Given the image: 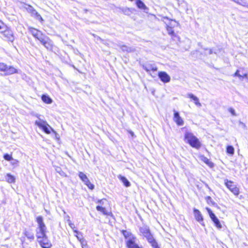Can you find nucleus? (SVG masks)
Instances as JSON below:
<instances>
[{"mask_svg":"<svg viewBox=\"0 0 248 248\" xmlns=\"http://www.w3.org/2000/svg\"><path fill=\"white\" fill-rule=\"evenodd\" d=\"M185 140L193 148L199 149L201 146L199 139L191 132H186L185 133Z\"/></svg>","mask_w":248,"mask_h":248,"instance_id":"1","label":"nucleus"},{"mask_svg":"<svg viewBox=\"0 0 248 248\" xmlns=\"http://www.w3.org/2000/svg\"><path fill=\"white\" fill-rule=\"evenodd\" d=\"M34 37L39 40L40 43L47 49H51L52 44L51 40L47 36L44 34L41 31L34 36Z\"/></svg>","mask_w":248,"mask_h":248,"instance_id":"2","label":"nucleus"},{"mask_svg":"<svg viewBox=\"0 0 248 248\" xmlns=\"http://www.w3.org/2000/svg\"><path fill=\"white\" fill-rule=\"evenodd\" d=\"M35 124L37 125L40 128L42 129L46 134H49L52 131L56 136L57 135V132L48 124V123L42 119L40 120H36Z\"/></svg>","mask_w":248,"mask_h":248,"instance_id":"3","label":"nucleus"},{"mask_svg":"<svg viewBox=\"0 0 248 248\" xmlns=\"http://www.w3.org/2000/svg\"><path fill=\"white\" fill-rule=\"evenodd\" d=\"M225 185L235 195H238L239 194V189L236 186L233 182L225 179Z\"/></svg>","mask_w":248,"mask_h":248,"instance_id":"4","label":"nucleus"},{"mask_svg":"<svg viewBox=\"0 0 248 248\" xmlns=\"http://www.w3.org/2000/svg\"><path fill=\"white\" fill-rule=\"evenodd\" d=\"M137 239L133 235H130L126 241V246L128 248H142L137 243Z\"/></svg>","mask_w":248,"mask_h":248,"instance_id":"5","label":"nucleus"},{"mask_svg":"<svg viewBox=\"0 0 248 248\" xmlns=\"http://www.w3.org/2000/svg\"><path fill=\"white\" fill-rule=\"evenodd\" d=\"M78 176L82 181L90 189H93L94 188V186L90 182L88 178L85 174L82 172H79L78 173Z\"/></svg>","mask_w":248,"mask_h":248,"instance_id":"6","label":"nucleus"},{"mask_svg":"<svg viewBox=\"0 0 248 248\" xmlns=\"http://www.w3.org/2000/svg\"><path fill=\"white\" fill-rule=\"evenodd\" d=\"M207 210L209 215V216L214 223L215 226L218 229H221L222 228V225L221 224L218 219L216 215L212 212L211 210L209 208H207Z\"/></svg>","mask_w":248,"mask_h":248,"instance_id":"7","label":"nucleus"},{"mask_svg":"<svg viewBox=\"0 0 248 248\" xmlns=\"http://www.w3.org/2000/svg\"><path fill=\"white\" fill-rule=\"evenodd\" d=\"M46 228H41L37 227L36 229V235L37 239H40L42 238H46Z\"/></svg>","mask_w":248,"mask_h":248,"instance_id":"8","label":"nucleus"},{"mask_svg":"<svg viewBox=\"0 0 248 248\" xmlns=\"http://www.w3.org/2000/svg\"><path fill=\"white\" fill-rule=\"evenodd\" d=\"M38 242L43 248H50L52 245L47 239V236L46 238H42L38 239Z\"/></svg>","mask_w":248,"mask_h":248,"instance_id":"9","label":"nucleus"},{"mask_svg":"<svg viewBox=\"0 0 248 248\" xmlns=\"http://www.w3.org/2000/svg\"><path fill=\"white\" fill-rule=\"evenodd\" d=\"M174 111V116L173 118V121L176 123L178 125L181 126L184 125V122L183 119L180 116L179 113L178 112L173 110Z\"/></svg>","mask_w":248,"mask_h":248,"instance_id":"10","label":"nucleus"},{"mask_svg":"<svg viewBox=\"0 0 248 248\" xmlns=\"http://www.w3.org/2000/svg\"><path fill=\"white\" fill-rule=\"evenodd\" d=\"M158 77L160 80L164 83H168L170 80V77L165 72H159L158 73Z\"/></svg>","mask_w":248,"mask_h":248,"instance_id":"11","label":"nucleus"},{"mask_svg":"<svg viewBox=\"0 0 248 248\" xmlns=\"http://www.w3.org/2000/svg\"><path fill=\"white\" fill-rule=\"evenodd\" d=\"M3 33V35L5 36V37L8 41H10L11 42H13L14 41V37L13 36L12 31H11L10 30H6L4 31Z\"/></svg>","mask_w":248,"mask_h":248,"instance_id":"12","label":"nucleus"},{"mask_svg":"<svg viewBox=\"0 0 248 248\" xmlns=\"http://www.w3.org/2000/svg\"><path fill=\"white\" fill-rule=\"evenodd\" d=\"M140 233L145 237H146L151 234L149 228L147 226H142L140 227Z\"/></svg>","mask_w":248,"mask_h":248,"instance_id":"13","label":"nucleus"},{"mask_svg":"<svg viewBox=\"0 0 248 248\" xmlns=\"http://www.w3.org/2000/svg\"><path fill=\"white\" fill-rule=\"evenodd\" d=\"M142 67L147 72H149L151 70L155 71L157 70V67L155 64L150 63L144 64Z\"/></svg>","mask_w":248,"mask_h":248,"instance_id":"14","label":"nucleus"},{"mask_svg":"<svg viewBox=\"0 0 248 248\" xmlns=\"http://www.w3.org/2000/svg\"><path fill=\"white\" fill-rule=\"evenodd\" d=\"M194 217L198 222H200L202 225H204L201 222L203 221L202 216L199 210L196 209H194Z\"/></svg>","mask_w":248,"mask_h":248,"instance_id":"15","label":"nucleus"},{"mask_svg":"<svg viewBox=\"0 0 248 248\" xmlns=\"http://www.w3.org/2000/svg\"><path fill=\"white\" fill-rule=\"evenodd\" d=\"M29 10L32 16H35L37 19L40 20L41 21L43 20L41 15L35 9H34L32 7L30 6Z\"/></svg>","mask_w":248,"mask_h":248,"instance_id":"16","label":"nucleus"},{"mask_svg":"<svg viewBox=\"0 0 248 248\" xmlns=\"http://www.w3.org/2000/svg\"><path fill=\"white\" fill-rule=\"evenodd\" d=\"M5 72V75H12L14 73H18V71L15 67L13 66H8L7 65V68H6L5 70H4Z\"/></svg>","mask_w":248,"mask_h":248,"instance_id":"17","label":"nucleus"},{"mask_svg":"<svg viewBox=\"0 0 248 248\" xmlns=\"http://www.w3.org/2000/svg\"><path fill=\"white\" fill-rule=\"evenodd\" d=\"M36 221L38 224V228H46L45 224L44 222L43 218L41 216H38L36 218Z\"/></svg>","mask_w":248,"mask_h":248,"instance_id":"18","label":"nucleus"},{"mask_svg":"<svg viewBox=\"0 0 248 248\" xmlns=\"http://www.w3.org/2000/svg\"><path fill=\"white\" fill-rule=\"evenodd\" d=\"M187 96L188 97L190 98V99H192L195 103V104L200 107L202 106V105L199 102V100L198 99V98L196 96H195V95H194L192 93H188L187 94Z\"/></svg>","mask_w":248,"mask_h":248,"instance_id":"19","label":"nucleus"},{"mask_svg":"<svg viewBox=\"0 0 248 248\" xmlns=\"http://www.w3.org/2000/svg\"><path fill=\"white\" fill-rule=\"evenodd\" d=\"M200 159L206 163L209 167L210 168H212L214 166V164L209 159H208L204 155H201L200 156Z\"/></svg>","mask_w":248,"mask_h":248,"instance_id":"20","label":"nucleus"},{"mask_svg":"<svg viewBox=\"0 0 248 248\" xmlns=\"http://www.w3.org/2000/svg\"><path fill=\"white\" fill-rule=\"evenodd\" d=\"M24 234L28 239L31 241L34 239V234L31 231L25 230L24 232Z\"/></svg>","mask_w":248,"mask_h":248,"instance_id":"21","label":"nucleus"},{"mask_svg":"<svg viewBox=\"0 0 248 248\" xmlns=\"http://www.w3.org/2000/svg\"><path fill=\"white\" fill-rule=\"evenodd\" d=\"M96 210L98 211L101 212L105 215L110 216L111 215V213L110 212L107 211L105 208L99 205L96 206Z\"/></svg>","mask_w":248,"mask_h":248,"instance_id":"22","label":"nucleus"},{"mask_svg":"<svg viewBox=\"0 0 248 248\" xmlns=\"http://www.w3.org/2000/svg\"><path fill=\"white\" fill-rule=\"evenodd\" d=\"M118 177L126 187H129L130 186V182L125 177L120 175Z\"/></svg>","mask_w":248,"mask_h":248,"instance_id":"23","label":"nucleus"},{"mask_svg":"<svg viewBox=\"0 0 248 248\" xmlns=\"http://www.w3.org/2000/svg\"><path fill=\"white\" fill-rule=\"evenodd\" d=\"M5 179L6 181L9 183H14L16 180L15 176L11 175L10 173H7L6 174Z\"/></svg>","mask_w":248,"mask_h":248,"instance_id":"24","label":"nucleus"},{"mask_svg":"<svg viewBox=\"0 0 248 248\" xmlns=\"http://www.w3.org/2000/svg\"><path fill=\"white\" fill-rule=\"evenodd\" d=\"M137 6L140 9L145 10L147 9L146 5L141 0H137L136 1Z\"/></svg>","mask_w":248,"mask_h":248,"instance_id":"25","label":"nucleus"},{"mask_svg":"<svg viewBox=\"0 0 248 248\" xmlns=\"http://www.w3.org/2000/svg\"><path fill=\"white\" fill-rule=\"evenodd\" d=\"M121 48L123 51H126L128 52H131L135 51V48L133 47H128L127 46L125 45H122V46H121Z\"/></svg>","mask_w":248,"mask_h":248,"instance_id":"26","label":"nucleus"},{"mask_svg":"<svg viewBox=\"0 0 248 248\" xmlns=\"http://www.w3.org/2000/svg\"><path fill=\"white\" fill-rule=\"evenodd\" d=\"M43 101L46 104H51L52 102V99L46 95H43L42 96Z\"/></svg>","mask_w":248,"mask_h":248,"instance_id":"27","label":"nucleus"},{"mask_svg":"<svg viewBox=\"0 0 248 248\" xmlns=\"http://www.w3.org/2000/svg\"><path fill=\"white\" fill-rule=\"evenodd\" d=\"M248 74L247 73H242V74H239V71L237 70L234 74V76H237L242 79L243 78H247Z\"/></svg>","mask_w":248,"mask_h":248,"instance_id":"28","label":"nucleus"},{"mask_svg":"<svg viewBox=\"0 0 248 248\" xmlns=\"http://www.w3.org/2000/svg\"><path fill=\"white\" fill-rule=\"evenodd\" d=\"M28 29L29 32L32 35L33 37L40 31L32 27H29Z\"/></svg>","mask_w":248,"mask_h":248,"instance_id":"29","label":"nucleus"},{"mask_svg":"<svg viewBox=\"0 0 248 248\" xmlns=\"http://www.w3.org/2000/svg\"><path fill=\"white\" fill-rule=\"evenodd\" d=\"M236 3L244 7H248V3L245 0H237Z\"/></svg>","mask_w":248,"mask_h":248,"instance_id":"30","label":"nucleus"},{"mask_svg":"<svg viewBox=\"0 0 248 248\" xmlns=\"http://www.w3.org/2000/svg\"><path fill=\"white\" fill-rule=\"evenodd\" d=\"M227 153L230 155H233L234 148L232 146H228L227 147Z\"/></svg>","mask_w":248,"mask_h":248,"instance_id":"31","label":"nucleus"},{"mask_svg":"<svg viewBox=\"0 0 248 248\" xmlns=\"http://www.w3.org/2000/svg\"><path fill=\"white\" fill-rule=\"evenodd\" d=\"M167 30L168 33L169 34L171 35L172 36H175V34L172 28L169 27V26H167Z\"/></svg>","mask_w":248,"mask_h":248,"instance_id":"32","label":"nucleus"},{"mask_svg":"<svg viewBox=\"0 0 248 248\" xmlns=\"http://www.w3.org/2000/svg\"><path fill=\"white\" fill-rule=\"evenodd\" d=\"M150 245L153 248H160L157 241L155 240L153 242L150 243Z\"/></svg>","mask_w":248,"mask_h":248,"instance_id":"33","label":"nucleus"},{"mask_svg":"<svg viewBox=\"0 0 248 248\" xmlns=\"http://www.w3.org/2000/svg\"><path fill=\"white\" fill-rule=\"evenodd\" d=\"M80 244L82 248H89L87 241L85 239L84 240H80Z\"/></svg>","mask_w":248,"mask_h":248,"instance_id":"34","label":"nucleus"},{"mask_svg":"<svg viewBox=\"0 0 248 248\" xmlns=\"http://www.w3.org/2000/svg\"><path fill=\"white\" fill-rule=\"evenodd\" d=\"M11 161V164L13 166L16 167L18 165L19 161L16 159H14L13 158L12 159Z\"/></svg>","mask_w":248,"mask_h":248,"instance_id":"35","label":"nucleus"},{"mask_svg":"<svg viewBox=\"0 0 248 248\" xmlns=\"http://www.w3.org/2000/svg\"><path fill=\"white\" fill-rule=\"evenodd\" d=\"M7 68V65L2 62H0V71L4 72Z\"/></svg>","mask_w":248,"mask_h":248,"instance_id":"36","label":"nucleus"},{"mask_svg":"<svg viewBox=\"0 0 248 248\" xmlns=\"http://www.w3.org/2000/svg\"><path fill=\"white\" fill-rule=\"evenodd\" d=\"M3 157L4 158L7 160V161H10L13 158L12 156L11 155H9L8 154H6L4 155L3 156Z\"/></svg>","mask_w":248,"mask_h":248,"instance_id":"37","label":"nucleus"},{"mask_svg":"<svg viewBox=\"0 0 248 248\" xmlns=\"http://www.w3.org/2000/svg\"><path fill=\"white\" fill-rule=\"evenodd\" d=\"M146 239L147 240L148 242L150 244L152 242H153L155 239H154L153 236L152 234L149 235V236L145 237Z\"/></svg>","mask_w":248,"mask_h":248,"instance_id":"38","label":"nucleus"},{"mask_svg":"<svg viewBox=\"0 0 248 248\" xmlns=\"http://www.w3.org/2000/svg\"><path fill=\"white\" fill-rule=\"evenodd\" d=\"M69 222V225L70 227L73 230L74 232H76L77 234L78 233V232L77 230H74L75 225L74 223H72L70 220H68Z\"/></svg>","mask_w":248,"mask_h":248,"instance_id":"39","label":"nucleus"},{"mask_svg":"<svg viewBox=\"0 0 248 248\" xmlns=\"http://www.w3.org/2000/svg\"><path fill=\"white\" fill-rule=\"evenodd\" d=\"M58 170H57V171L61 175H62V176H66L65 173L63 171H62V170H61L60 168H59Z\"/></svg>","mask_w":248,"mask_h":248,"instance_id":"40","label":"nucleus"},{"mask_svg":"<svg viewBox=\"0 0 248 248\" xmlns=\"http://www.w3.org/2000/svg\"><path fill=\"white\" fill-rule=\"evenodd\" d=\"M229 111L231 113V114L233 116H236V114L235 113V110L232 108H229Z\"/></svg>","mask_w":248,"mask_h":248,"instance_id":"41","label":"nucleus"},{"mask_svg":"<svg viewBox=\"0 0 248 248\" xmlns=\"http://www.w3.org/2000/svg\"><path fill=\"white\" fill-rule=\"evenodd\" d=\"M123 234L126 238L127 237V239H128L129 237L131 235H128V232H127L126 231H123Z\"/></svg>","mask_w":248,"mask_h":248,"instance_id":"42","label":"nucleus"},{"mask_svg":"<svg viewBox=\"0 0 248 248\" xmlns=\"http://www.w3.org/2000/svg\"><path fill=\"white\" fill-rule=\"evenodd\" d=\"M77 239L79 240V241L80 242V240H84V239L83 238H80L79 237L77 234L75 235Z\"/></svg>","mask_w":248,"mask_h":248,"instance_id":"43","label":"nucleus"},{"mask_svg":"<svg viewBox=\"0 0 248 248\" xmlns=\"http://www.w3.org/2000/svg\"><path fill=\"white\" fill-rule=\"evenodd\" d=\"M3 26H4L3 23L1 21H0V29H2Z\"/></svg>","mask_w":248,"mask_h":248,"instance_id":"44","label":"nucleus"},{"mask_svg":"<svg viewBox=\"0 0 248 248\" xmlns=\"http://www.w3.org/2000/svg\"><path fill=\"white\" fill-rule=\"evenodd\" d=\"M240 123V124H241V125H242V126L244 128H246V124H245L244 123H242V122H240V123Z\"/></svg>","mask_w":248,"mask_h":248,"instance_id":"45","label":"nucleus"},{"mask_svg":"<svg viewBox=\"0 0 248 248\" xmlns=\"http://www.w3.org/2000/svg\"><path fill=\"white\" fill-rule=\"evenodd\" d=\"M34 116H35V117H36L37 118H38V120H40V119H40V116H41L40 115H39V114H35Z\"/></svg>","mask_w":248,"mask_h":248,"instance_id":"46","label":"nucleus"},{"mask_svg":"<svg viewBox=\"0 0 248 248\" xmlns=\"http://www.w3.org/2000/svg\"><path fill=\"white\" fill-rule=\"evenodd\" d=\"M206 50H208V51H209V54H212V53H213V51H212V50L211 49H206Z\"/></svg>","mask_w":248,"mask_h":248,"instance_id":"47","label":"nucleus"},{"mask_svg":"<svg viewBox=\"0 0 248 248\" xmlns=\"http://www.w3.org/2000/svg\"><path fill=\"white\" fill-rule=\"evenodd\" d=\"M130 133L131 134V136H134V133H133V132L130 131Z\"/></svg>","mask_w":248,"mask_h":248,"instance_id":"48","label":"nucleus"},{"mask_svg":"<svg viewBox=\"0 0 248 248\" xmlns=\"http://www.w3.org/2000/svg\"><path fill=\"white\" fill-rule=\"evenodd\" d=\"M55 137H56V138L57 139H59V136H58V134H57V136L55 135Z\"/></svg>","mask_w":248,"mask_h":248,"instance_id":"49","label":"nucleus"},{"mask_svg":"<svg viewBox=\"0 0 248 248\" xmlns=\"http://www.w3.org/2000/svg\"><path fill=\"white\" fill-rule=\"evenodd\" d=\"M102 201V200L98 201V202L101 203Z\"/></svg>","mask_w":248,"mask_h":248,"instance_id":"50","label":"nucleus"}]
</instances>
